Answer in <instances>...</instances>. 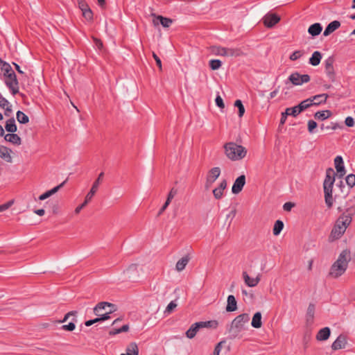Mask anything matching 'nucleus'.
I'll return each mask as SVG.
<instances>
[{
  "label": "nucleus",
  "mask_w": 355,
  "mask_h": 355,
  "mask_svg": "<svg viewBox=\"0 0 355 355\" xmlns=\"http://www.w3.org/2000/svg\"><path fill=\"white\" fill-rule=\"evenodd\" d=\"M123 273L129 280L135 281L139 277V269L137 265L130 266Z\"/></svg>",
  "instance_id": "ddd939ff"
},
{
  "label": "nucleus",
  "mask_w": 355,
  "mask_h": 355,
  "mask_svg": "<svg viewBox=\"0 0 355 355\" xmlns=\"http://www.w3.org/2000/svg\"><path fill=\"white\" fill-rule=\"evenodd\" d=\"M261 312H256L252 320L251 325L256 329H259L262 326Z\"/></svg>",
  "instance_id": "2f4dec72"
},
{
  "label": "nucleus",
  "mask_w": 355,
  "mask_h": 355,
  "mask_svg": "<svg viewBox=\"0 0 355 355\" xmlns=\"http://www.w3.org/2000/svg\"><path fill=\"white\" fill-rule=\"evenodd\" d=\"M295 206V204L291 202H288L284 204L283 209L284 211H289Z\"/></svg>",
  "instance_id": "bf43d9fd"
},
{
  "label": "nucleus",
  "mask_w": 355,
  "mask_h": 355,
  "mask_svg": "<svg viewBox=\"0 0 355 355\" xmlns=\"http://www.w3.org/2000/svg\"><path fill=\"white\" fill-rule=\"evenodd\" d=\"M336 173L333 168H329L326 171V175L323 182L324 200L329 209L331 208L334 203L332 196L333 186L335 182V176Z\"/></svg>",
  "instance_id": "f03ea898"
},
{
  "label": "nucleus",
  "mask_w": 355,
  "mask_h": 355,
  "mask_svg": "<svg viewBox=\"0 0 355 355\" xmlns=\"http://www.w3.org/2000/svg\"><path fill=\"white\" fill-rule=\"evenodd\" d=\"M345 124L349 128H352L354 125V120L352 116H347L345 118Z\"/></svg>",
  "instance_id": "6e6d98bb"
},
{
  "label": "nucleus",
  "mask_w": 355,
  "mask_h": 355,
  "mask_svg": "<svg viewBox=\"0 0 355 355\" xmlns=\"http://www.w3.org/2000/svg\"><path fill=\"white\" fill-rule=\"evenodd\" d=\"M220 174V169L219 167L212 168L207 174L205 187L208 188L218 178Z\"/></svg>",
  "instance_id": "dca6fc26"
},
{
  "label": "nucleus",
  "mask_w": 355,
  "mask_h": 355,
  "mask_svg": "<svg viewBox=\"0 0 355 355\" xmlns=\"http://www.w3.org/2000/svg\"><path fill=\"white\" fill-rule=\"evenodd\" d=\"M226 156L232 161H237L243 159L247 155V149L234 142H228L224 145Z\"/></svg>",
  "instance_id": "7ed1b4c3"
},
{
  "label": "nucleus",
  "mask_w": 355,
  "mask_h": 355,
  "mask_svg": "<svg viewBox=\"0 0 355 355\" xmlns=\"http://www.w3.org/2000/svg\"><path fill=\"white\" fill-rule=\"evenodd\" d=\"M116 310L115 305L109 302H102L94 308V313L99 316L101 320L110 318V314Z\"/></svg>",
  "instance_id": "423d86ee"
},
{
  "label": "nucleus",
  "mask_w": 355,
  "mask_h": 355,
  "mask_svg": "<svg viewBox=\"0 0 355 355\" xmlns=\"http://www.w3.org/2000/svg\"><path fill=\"white\" fill-rule=\"evenodd\" d=\"M234 106L238 108V114L239 117H242L245 113V107L242 103V101L237 99L234 102Z\"/></svg>",
  "instance_id": "a19ab883"
},
{
  "label": "nucleus",
  "mask_w": 355,
  "mask_h": 355,
  "mask_svg": "<svg viewBox=\"0 0 355 355\" xmlns=\"http://www.w3.org/2000/svg\"><path fill=\"white\" fill-rule=\"evenodd\" d=\"M0 107L6 110V115H8V113L12 111L9 102L1 95H0Z\"/></svg>",
  "instance_id": "72a5a7b5"
},
{
  "label": "nucleus",
  "mask_w": 355,
  "mask_h": 355,
  "mask_svg": "<svg viewBox=\"0 0 355 355\" xmlns=\"http://www.w3.org/2000/svg\"><path fill=\"white\" fill-rule=\"evenodd\" d=\"M13 203H14V200H12L7 202L6 203H5L3 205H0L1 211H3L8 209L9 207H10L13 205Z\"/></svg>",
  "instance_id": "052dcab7"
},
{
  "label": "nucleus",
  "mask_w": 355,
  "mask_h": 355,
  "mask_svg": "<svg viewBox=\"0 0 355 355\" xmlns=\"http://www.w3.org/2000/svg\"><path fill=\"white\" fill-rule=\"evenodd\" d=\"M351 260V252L349 250L345 249L343 250L338 256V258L336 261L342 263L343 264L348 266V263Z\"/></svg>",
  "instance_id": "5701e85b"
},
{
  "label": "nucleus",
  "mask_w": 355,
  "mask_h": 355,
  "mask_svg": "<svg viewBox=\"0 0 355 355\" xmlns=\"http://www.w3.org/2000/svg\"><path fill=\"white\" fill-rule=\"evenodd\" d=\"M3 70L5 71V76L6 77L7 76V75L10 73V72H13L10 68V66L9 64H6L3 66Z\"/></svg>",
  "instance_id": "774afa93"
},
{
  "label": "nucleus",
  "mask_w": 355,
  "mask_h": 355,
  "mask_svg": "<svg viewBox=\"0 0 355 355\" xmlns=\"http://www.w3.org/2000/svg\"><path fill=\"white\" fill-rule=\"evenodd\" d=\"M224 343H225L224 341H220L216 344V345L215 346L214 352H213V355H219L220 354V352L222 349V345Z\"/></svg>",
  "instance_id": "864d4df0"
},
{
  "label": "nucleus",
  "mask_w": 355,
  "mask_h": 355,
  "mask_svg": "<svg viewBox=\"0 0 355 355\" xmlns=\"http://www.w3.org/2000/svg\"><path fill=\"white\" fill-rule=\"evenodd\" d=\"M239 51H240L238 49L227 48V56H234V55L238 56L240 55V53H239Z\"/></svg>",
  "instance_id": "4d7b16f0"
},
{
  "label": "nucleus",
  "mask_w": 355,
  "mask_h": 355,
  "mask_svg": "<svg viewBox=\"0 0 355 355\" xmlns=\"http://www.w3.org/2000/svg\"><path fill=\"white\" fill-rule=\"evenodd\" d=\"M12 150L3 146H0V157L8 163L12 162Z\"/></svg>",
  "instance_id": "b1692460"
},
{
  "label": "nucleus",
  "mask_w": 355,
  "mask_h": 355,
  "mask_svg": "<svg viewBox=\"0 0 355 355\" xmlns=\"http://www.w3.org/2000/svg\"><path fill=\"white\" fill-rule=\"evenodd\" d=\"M177 194V190L175 189H172L168 195V197H167V199L170 200H172V199L174 198V196Z\"/></svg>",
  "instance_id": "69168bd1"
},
{
  "label": "nucleus",
  "mask_w": 355,
  "mask_h": 355,
  "mask_svg": "<svg viewBox=\"0 0 355 355\" xmlns=\"http://www.w3.org/2000/svg\"><path fill=\"white\" fill-rule=\"evenodd\" d=\"M334 165L337 171V175L342 178L345 175V168L343 159L340 155H338L334 159Z\"/></svg>",
  "instance_id": "f3484780"
},
{
  "label": "nucleus",
  "mask_w": 355,
  "mask_h": 355,
  "mask_svg": "<svg viewBox=\"0 0 355 355\" xmlns=\"http://www.w3.org/2000/svg\"><path fill=\"white\" fill-rule=\"evenodd\" d=\"M355 214V205L351 206L346 209L345 212H344L340 217H345V219H349L350 223L352 220V216Z\"/></svg>",
  "instance_id": "f704fd0d"
},
{
  "label": "nucleus",
  "mask_w": 355,
  "mask_h": 355,
  "mask_svg": "<svg viewBox=\"0 0 355 355\" xmlns=\"http://www.w3.org/2000/svg\"><path fill=\"white\" fill-rule=\"evenodd\" d=\"M218 326V322L217 320H209L205 322L201 321V329L202 328H209V329H216Z\"/></svg>",
  "instance_id": "58836bf2"
},
{
  "label": "nucleus",
  "mask_w": 355,
  "mask_h": 355,
  "mask_svg": "<svg viewBox=\"0 0 355 355\" xmlns=\"http://www.w3.org/2000/svg\"><path fill=\"white\" fill-rule=\"evenodd\" d=\"M78 5L82 12L89 8L85 0H78Z\"/></svg>",
  "instance_id": "3c124183"
},
{
  "label": "nucleus",
  "mask_w": 355,
  "mask_h": 355,
  "mask_svg": "<svg viewBox=\"0 0 355 355\" xmlns=\"http://www.w3.org/2000/svg\"><path fill=\"white\" fill-rule=\"evenodd\" d=\"M310 79L311 78L309 75H301L298 72L291 73L288 78V81H290L293 85H301L303 83L309 82Z\"/></svg>",
  "instance_id": "1a4fd4ad"
},
{
  "label": "nucleus",
  "mask_w": 355,
  "mask_h": 355,
  "mask_svg": "<svg viewBox=\"0 0 355 355\" xmlns=\"http://www.w3.org/2000/svg\"><path fill=\"white\" fill-rule=\"evenodd\" d=\"M315 304L313 303H310L308 306V309H307V312H306L307 316H309L311 318H313L314 313H315Z\"/></svg>",
  "instance_id": "8fccbe9b"
},
{
  "label": "nucleus",
  "mask_w": 355,
  "mask_h": 355,
  "mask_svg": "<svg viewBox=\"0 0 355 355\" xmlns=\"http://www.w3.org/2000/svg\"><path fill=\"white\" fill-rule=\"evenodd\" d=\"M213 194L216 199L218 200L220 199L223 195V191L217 188H215L213 190Z\"/></svg>",
  "instance_id": "603ef678"
},
{
  "label": "nucleus",
  "mask_w": 355,
  "mask_h": 355,
  "mask_svg": "<svg viewBox=\"0 0 355 355\" xmlns=\"http://www.w3.org/2000/svg\"><path fill=\"white\" fill-rule=\"evenodd\" d=\"M93 40L95 43V44L96 45V46L98 47V49H102L103 47V42L101 40L96 38V37H93Z\"/></svg>",
  "instance_id": "e2e57ef3"
},
{
  "label": "nucleus",
  "mask_w": 355,
  "mask_h": 355,
  "mask_svg": "<svg viewBox=\"0 0 355 355\" xmlns=\"http://www.w3.org/2000/svg\"><path fill=\"white\" fill-rule=\"evenodd\" d=\"M158 21H159V22L162 25V26H163V27H164V28H168V27H169V26L171 25L172 22H173V21H172L171 19H169V18H166V17H164L160 16V15L157 16V17H156V19H154V21H153V22H154V24H158Z\"/></svg>",
  "instance_id": "c756f323"
},
{
  "label": "nucleus",
  "mask_w": 355,
  "mask_h": 355,
  "mask_svg": "<svg viewBox=\"0 0 355 355\" xmlns=\"http://www.w3.org/2000/svg\"><path fill=\"white\" fill-rule=\"evenodd\" d=\"M100 321H102L101 319H100L99 318H95L94 320H87L85 322V325L87 327H89L91 325H92L93 324H95L98 322H100Z\"/></svg>",
  "instance_id": "0e129e2a"
},
{
  "label": "nucleus",
  "mask_w": 355,
  "mask_h": 355,
  "mask_svg": "<svg viewBox=\"0 0 355 355\" xmlns=\"http://www.w3.org/2000/svg\"><path fill=\"white\" fill-rule=\"evenodd\" d=\"M215 102H216V105L223 109L225 107V104H224V102H223V98L220 97V96L219 95H217L216 99H215Z\"/></svg>",
  "instance_id": "5fc2aeb1"
},
{
  "label": "nucleus",
  "mask_w": 355,
  "mask_h": 355,
  "mask_svg": "<svg viewBox=\"0 0 355 355\" xmlns=\"http://www.w3.org/2000/svg\"><path fill=\"white\" fill-rule=\"evenodd\" d=\"M245 184V175H241L239 176L234 181L233 186L232 187V192L234 194L239 193Z\"/></svg>",
  "instance_id": "2eb2a0df"
},
{
  "label": "nucleus",
  "mask_w": 355,
  "mask_h": 355,
  "mask_svg": "<svg viewBox=\"0 0 355 355\" xmlns=\"http://www.w3.org/2000/svg\"><path fill=\"white\" fill-rule=\"evenodd\" d=\"M209 66L213 71L218 70L222 66V62L218 59H212L209 62Z\"/></svg>",
  "instance_id": "ea45409f"
},
{
  "label": "nucleus",
  "mask_w": 355,
  "mask_h": 355,
  "mask_svg": "<svg viewBox=\"0 0 355 355\" xmlns=\"http://www.w3.org/2000/svg\"><path fill=\"white\" fill-rule=\"evenodd\" d=\"M66 180L62 182L60 184L58 185L57 187H55L54 188L51 189V190H49L44 193L43 194L40 195L38 198L40 200H44L46 198L51 197V196L56 193L65 184Z\"/></svg>",
  "instance_id": "6ab92c4d"
},
{
  "label": "nucleus",
  "mask_w": 355,
  "mask_h": 355,
  "mask_svg": "<svg viewBox=\"0 0 355 355\" xmlns=\"http://www.w3.org/2000/svg\"><path fill=\"white\" fill-rule=\"evenodd\" d=\"M153 57L155 59V60L156 62V64H157V67H159V69L160 70H162V66L161 60L159 58V57L154 52L153 53Z\"/></svg>",
  "instance_id": "680f3d73"
},
{
  "label": "nucleus",
  "mask_w": 355,
  "mask_h": 355,
  "mask_svg": "<svg viewBox=\"0 0 355 355\" xmlns=\"http://www.w3.org/2000/svg\"><path fill=\"white\" fill-rule=\"evenodd\" d=\"M332 115L331 110H327L323 111H318L315 113L314 117L315 119L324 121L329 118Z\"/></svg>",
  "instance_id": "7c9ffc66"
},
{
  "label": "nucleus",
  "mask_w": 355,
  "mask_h": 355,
  "mask_svg": "<svg viewBox=\"0 0 355 355\" xmlns=\"http://www.w3.org/2000/svg\"><path fill=\"white\" fill-rule=\"evenodd\" d=\"M329 95L327 94L315 95L311 98L302 101L297 105H295L293 107L286 108L285 111L281 114L279 126L283 125L286 123L288 114H292V116L296 117L302 112L311 106L319 105L320 104L325 103Z\"/></svg>",
  "instance_id": "f257e3e1"
},
{
  "label": "nucleus",
  "mask_w": 355,
  "mask_h": 355,
  "mask_svg": "<svg viewBox=\"0 0 355 355\" xmlns=\"http://www.w3.org/2000/svg\"><path fill=\"white\" fill-rule=\"evenodd\" d=\"M250 320L248 313H242L236 316L232 322L228 331L230 337L234 339L239 336L240 333L245 329V324Z\"/></svg>",
  "instance_id": "20e7f679"
},
{
  "label": "nucleus",
  "mask_w": 355,
  "mask_h": 355,
  "mask_svg": "<svg viewBox=\"0 0 355 355\" xmlns=\"http://www.w3.org/2000/svg\"><path fill=\"white\" fill-rule=\"evenodd\" d=\"M322 31V26L320 23L311 24L308 28V33L313 37L318 36Z\"/></svg>",
  "instance_id": "a878e982"
},
{
  "label": "nucleus",
  "mask_w": 355,
  "mask_h": 355,
  "mask_svg": "<svg viewBox=\"0 0 355 355\" xmlns=\"http://www.w3.org/2000/svg\"><path fill=\"white\" fill-rule=\"evenodd\" d=\"M344 218L345 217L339 216L336 220L329 237V241H334L339 239L346 231V229L350 224V220H344Z\"/></svg>",
  "instance_id": "39448f33"
},
{
  "label": "nucleus",
  "mask_w": 355,
  "mask_h": 355,
  "mask_svg": "<svg viewBox=\"0 0 355 355\" xmlns=\"http://www.w3.org/2000/svg\"><path fill=\"white\" fill-rule=\"evenodd\" d=\"M226 187H227V181H226V180H223L220 182V184H219L218 188L221 189V190H223V191H224Z\"/></svg>",
  "instance_id": "338daca9"
},
{
  "label": "nucleus",
  "mask_w": 355,
  "mask_h": 355,
  "mask_svg": "<svg viewBox=\"0 0 355 355\" xmlns=\"http://www.w3.org/2000/svg\"><path fill=\"white\" fill-rule=\"evenodd\" d=\"M76 314V311H70L64 315L62 320H60L59 322H65L69 320V318L70 317H71V316L73 317L71 322H70L68 324H64L62 327V329L63 330L68 331H72L75 329L76 324H75L74 322L76 321V319L75 318Z\"/></svg>",
  "instance_id": "f8f14e48"
},
{
  "label": "nucleus",
  "mask_w": 355,
  "mask_h": 355,
  "mask_svg": "<svg viewBox=\"0 0 355 355\" xmlns=\"http://www.w3.org/2000/svg\"><path fill=\"white\" fill-rule=\"evenodd\" d=\"M345 181L349 187L352 188L355 185V175L352 173L348 175Z\"/></svg>",
  "instance_id": "a18cd8bd"
},
{
  "label": "nucleus",
  "mask_w": 355,
  "mask_h": 355,
  "mask_svg": "<svg viewBox=\"0 0 355 355\" xmlns=\"http://www.w3.org/2000/svg\"><path fill=\"white\" fill-rule=\"evenodd\" d=\"M128 329H129L128 325L125 324V325L122 326L119 329H112V331H110V334L115 335V334H119V333H121V332L128 331Z\"/></svg>",
  "instance_id": "de8ad7c7"
},
{
  "label": "nucleus",
  "mask_w": 355,
  "mask_h": 355,
  "mask_svg": "<svg viewBox=\"0 0 355 355\" xmlns=\"http://www.w3.org/2000/svg\"><path fill=\"white\" fill-rule=\"evenodd\" d=\"M284 228V223L281 220L275 221L272 230V233L275 236H278Z\"/></svg>",
  "instance_id": "e433bc0d"
},
{
  "label": "nucleus",
  "mask_w": 355,
  "mask_h": 355,
  "mask_svg": "<svg viewBox=\"0 0 355 355\" xmlns=\"http://www.w3.org/2000/svg\"><path fill=\"white\" fill-rule=\"evenodd\" d=\"M340 26V22L337 20H334L331 22H330L325 28L323 35L324 36H328L330 34H331L333 32H334L336 30H337Z\"/></svg>",
  "instance_id": "412c9836"
},
{
  "label": "nucleus",
  "mask_w": 355,
  "mask_h": 355,
  "mask_svg": "<svg viewBox=\"0 0 355 355\" xmlns=\"http://www.w3.org/2000/svg\"><path fill=\"white\" fill-rule=\"evenodd\" d=\"M227 48H217V51L215 52L216 55L227 56Z\"/></svg>",
  "instance_id": "13d9d810"
},
{
  "label": "nucleus",
  "mask_w": 355,
  "mask_h": 355,
  "mask_svg": "<svg viewBox=\"0 0 355 355\" xmlns=\"http://www.w3.org/2000/svg\"><path fill=\"white\" fill-rule=\"evenodd\" d=\"M4 139L6 141H9L13 144H21V138L16 134H7L5 135Z\"/></svg>",
  "instance_id": "473e14b6"
},
{
  "label": "nucleus",
  "mask_w": 355,
  "mask_h": 355,
  "mask_svg": "<svg viewBox=\"0 0 355 355\" xmlns=\"http://www.w3.org/2000/svg\"><path fill=\"white\" fill-rule=\"evenodd\" d=\"M304 52V51L297 50L295 51L289 57V59L292 61H295L297 59L300 58L303 55Z\"/></svg>",
  "instance_id": "c03bdc74"
},
{
  "label": "nucleus",
  "mask_w": 355,
  "mask_h": 355,
  "mask_svg": "<svg viewBox=\"0 0 355 355\" xmlns=\"http://www.w3.org/2000/svg\"><path fill=\"white\" fill-rule=\"evenodd\" d=\"M104 175V173L101 172L99 175L98 178L94 181L90 191L88 192V193L85 196V201L79 206H78L75 209V214H78L82 209H83L92 199L94 196L96 194V193L98 191V187L103 180Z\"/></svg>",
  "instance_id": "0eeeda50"
},
{
  "label": "nucleus",
  "mask_w": 355,
  "mask_h": 355,
  "mask_svg": "<svg viewBox=\"0 0 355 355\" xmlns=\"http://www.w3.org/2000/svg\"><path fill=\"white\" fill-rule=\"evenodd\" d=\"M243 277L245 281V283L249 287L256 286L260 281V275H257V277L255 278H250L247 272L245 271L243 272Z\"/></svg>",
  "instance_id": "aec40b11"
},
{
  "label": "nucleus",
  "mask_w": 355,
  "mask_h": 355,
  "mask_svg": "<svg viewBox=\"0 0 355 355\" xmlns=\"http://www.w3.org/2000/svg\"><path fill=\"white\" fill-rule=\"evenodd\" d=\"M331 335V329L329 327H326L319 330L316 335V340L318 341L327 340Z\"/></svg>",
  "instance_id": "4be33fe9"
},
{
  "label": "nucleus",
  "mask_w": 355,
  "mask_h": 355,
  "mask_svg": "<svg viewBox=\"0 0 355 355\" xmlns=\"http://www.w3.org/2000/svg\"><path fill=\"white\" fill-rule=\"evenodd\" d=\"M189 262V258L187 257H184L181 258L176 263L175 269L180 272L183 270L185 266L187 265Z\"/></svg>",
  "instance_id": "c9c22d12"
},
{
  "label": "nucleus",
  "mask_w": 355,
  "mask_h": 355,
  "mask_svg": "<svg viewBox=\"0 0 355 355\" xmlns=\"http://www.w3.org/2000/svg\"><path fill=\"white\" fill-rule=\"evenodd\" d=\"M5 83L13 95L19 92L18 81L14 72H10L7 75Z\"/></svg>",
  "instance_id": "9d476101"
},
{
  "label": "nucleus",
  "mask_w": 355,
  "mask_h": 355,
  "mask_svg": "<svg viewBox=\"0 0 355 355\" xmlns=\"http://www.w3.org/2000/svg\"><path fill=\"white\" fill-rule=\"evenodd\" d=\"M318 127L317 123L313 120H309L307 124V128L309 133L315 132V130Z\"/></svg>",
  "instance_id": "49530a36"
},
{
  "label": "nucleus",
  "mask_w": 355,
  "mask_h": 355,
  "mask_svg": "<svg viewBox=\"0 0 355 355\" xmlns=\"http://www.w3.org/2000/svg\"><path fill=\"white\" fill-rule=\"evenodd\" d=\"M6 130L9 132L14 133L17 131V126L15 125V119H10L6 121Z\"/></svg>",
  "instance_id": "4c0bfd02"
},
{
  "label": "nucleus",
  "mask_w": 355,
  "mask_h": 355,
  "mask_svg": "<svg viewBox=\"0 0 355 355\" xmlns=\"http://www.w3.org/2000/svg\"><path fill=\"white\" fill-rule=\"evenodd\" d=\"M199 330L200 322L193 323L185 333L187 338L189 339L194 338Z\"/></svg>",
  "instance_id": "393cba45"
},
{
  "label": "nucleus",
  "mask_w": 355,
  "mask_h": 355,
  "mask_svg": "<svg viewBox=\"0 0 355 355\" xmlns=\"http://www.w3.org/2000/svg\"><path fill=\"white\" fill-rule=\"evenodd\" d=\"M334 62L335 58L333 55L329 56L324 61L325 73L331 82H335L336 80V71L334 67Z\"/></svg>",
  "instance_id": "6e6552de"
},
{
  "label": "nucleus",
  "mask_w": 355,
  "mask_h": 355,
  "mask_svg": "<svg viewBox=\"0 0 355 355\" xmlns=\"http://www.w3.org/2000/svg\"><path fill=\"white\" fill-rule=\"evenodd\" d=\"M322 54L318 51H315L311 55V57L309 60V63L312 66H318L322 60Z\"/></svg>",
  "instance_id": "bb28decb"
},
{
  "label": "nucleus",
  "mask_w": 355,
  "mask_h": 355,
  "mask_svg": "<svg viewBox=\"0 0 355 355\" xmlns=\"http://www.w3.org/2000/svg\"><path fill=\"white\" fill-rule=\"evenodd\" d=\"M237 309V302L234 295H230L227 297V304L226 306V311L227 312H232Z\"/></svg>",
  "instance_id": "cd10ccee"
},
{
  "label": "nucleus",
  "mask_w": 355,
  "mask_h": 355,
  "mask_svg": "<svg viewBox=\"0 0 355 355\" xmlns=\"http://www.w3.org/2000/svg\"><path fill=\"white\" fill-rule=\"evenodd\" d=\"M16 115L17 119L20 123L26 124L29 121L28 116L21 111H18Z\"/></svg>",
  "instance_id": "79ce46f5"
},
{
  "label": "nucleus",
  "mask_w": 355,
  "mask_h": 355,
  "mask_svg": "<svg viewBox=\"0 0 355 355\" xmlns=\"http://www.w3.org/2000/svg\"><path fill=\"white\" fill-rule=\"evenodd\" d=\"M347 268V266L336 261L330 268L329 275L338 278L346 271Z\"/></svg>",
  "instance_id": "9b49d317"
},
{
  "label": "nucleus",
  "mask_w": 355,
  "mask_h": 355,
  "mask_svg": "<svg viewBox=\"0 0 355 355\" xmlns=\"http://www.w3.org/2000/svg\"><path fill=\"white\" fill-rule=\"evenodd\" d=\"M121 355H139V349L135 343H130L125 349V353Z\"/></svg>",
  "instance_id": "c85d7f7f"
},
{
  "label": "nucleus",
  "mask_w": 355,
  "mask_h": 355,
  "mask_svg": "<svg viewBox=\"0 0 355 355\" xmlns=\"http://www.w3.org/2000/svg\"><path fill=\"white\" fill-rule=\"evenodd\" d=\"M178 306V304L175 301H171L166 307L164 314L166 315H170Z\"/></svg>",
  "instance_id": "37998d69"
},
{
  "label": "nucleus",
  "mask_w": 355,
  "mask_h": 355,
  "mask_svg": "<svg viewBox=\"0 0 355 355\" xmlns=\"http://www.w3.org/2000/svg\"><path fill=\"white\" fill-rule=\"evenodd\" d=\"M83 16L88 21L93 20V12L90 8L82 12Z\"/></svg>",
  "instance_id": "09e8293b"
},
{
  "label": "nucleus",
  "mask_w": 355,
  "mask_h": 355,
  "mask_svg": "<svg viewBox=\"0 0 355 355\" xmlns=\"http://www.w3.org/2000/svg\"><path fill=\"white\" fill-rule=\"evenodd\" d=\"M347 345V336L345 334H340L331 345V349L334 351L343 349Z\"/></svg>",
  "instance_id": "a211bd4d"
},
{
  "label": "nucleus",
  "mask_w": 355,
  "mask_h": 355,
  "mask_svg": "<svg viewBox=\"0 0 355 355\" xmlns=\"http://www.w3.org/2000/svg\"><path fill=\"white\" fill-rule=\"evenodd\" d=\"M280 17L275 14H267L264 16L263 20V24L267 28H272L275 24H277L280 21Z\"/></svg>",
  "instance_id": "4468645a"
}]
</instances>
